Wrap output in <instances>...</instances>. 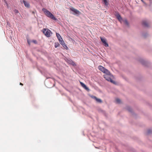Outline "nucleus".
Returning <instances> with one entry per match:
<instances>
[{
	"label": "nucleus",
	"instance_id": "nucleus-1",
	"mask_svg": "<svg viewBox=\"0 0 152 152\" xmlns=\"http://www.w3.org/2000/svg\"><path fill=\"white\" fill-rule=\"evenodd\" d=\"M108 72L105 73V75H104V77L108 81L113 84H115V82L112 80L113 78V76L110 74L109 71Z\"/></svg>",
	"mask_w": 152,
	"mask_h": 152
},
{
	"label": "nucleus",
	"instance_id": "nucleus-2",
	"mask_svg": "<svg viewBox=\"0 0 152 152\" xmlns=\"http://www.w3.org/2000/svg\"><path fill=\"white\" fill-rule=\"evenodd\" d=\"M42 11L45 13V14L48 17L51 18L54 20H56L57 19L49 11L45 8H43Z\"/></svg>",
	"mask_w": 152,
	"mask_h": 152
},
{
	"label": "nucleus",
	"instance_id": "nucleus-3",
	"mask_svg": "<svg viewBox=\"0 0 152 152\" xmlns=\"http://www.w3.org/2000/svg\"><path fill=\"white\" fill-rule=\"evenodd\" d=\"M42 31L45 35L48 37H50L52 34L51 31L48 28H44L42 29Z\"/></svg>",
	"mask_w": 152,
	"mask_h": 152
},
{
	"label": "nucleus",
	"instance_id": "nucleus-4",
	"mask_svg": "<svg viewBox=\"0 0 152 152\" xmlns=\"http://www.w3.org/2000/svg\"><path fill=\"white\" fill-rule=\"evenodd\" d=\"M98 68L99 70L104 72V73H108V70L105 69L104 67L101 66H99L98 67Z\"/></svg>",
	"mask_w": 152,
	"mask_h": 152
},
{
	"label": "nucleus",
	"instance_id": "nucleus-5",
	"mask_svg": "<svg viewBox=\"0 0 152 152\" xmlns=\"http://www.w3.org/2000/svg\"><path fill=\"white\" fill-rule=\"evenodd\" d=\"M102 43H103L104 45L106 47L108 46V43L106 42V39L100 37Z\"/></svg>",
	"mask_w": 152,
	"mask_h": 152
},
{
	"label": "nucleus",
	"instance_id": "nucleus-6",
	"mask_svg": "<svg viewBox=\"0 0 152 152\" xmlns=\"http://www.w3.org/2000/svg\"><path fill=\"white\" fill-rule=\"evenodd\" d=\"M70 10L74 12L76 14H79L81 13L80 12L79 10L73 7L70 8Z\"/></svg>",
	"mask_w": 152,
	"mask_h": 152
},
{
	"label": "nucleus",
	"instance_id": "nucleus-7",
	"mask_svg": "<svg viewBox=\"0 0 152 152\" xmlns=\"http://www.w3.org/2000/svg\"><path fill=\"white\" fill-rule=\"evenodd\" d=\"M80 83L81 86L83 88L86 90H87L88 91H89V88L86 86L84 83H83L81 82H80Z\"/></svg>",
	"mask_w": 152,
	"mask_h": 152
},
{
	"label": "nucleus",
	"instance_id": "nucleus-8",
	"mask_svg": "<svg viewBox=\"0 0 152 152\" xmlns=\"http://www.w3.org/2000/svg\"><path fill=\"white\" fill-rule=\"evenodd\" d=\"M23 2L25 6L27 8H29L30 7L29 4L25 0H23Z\"/></svg>",
	"mask_w": 152,
	"mask_h": 152
},
{
	"label": "nucleus",
	"instance_id": "nucleus-9",
	"mask_svg": "<svg viewBox=\"0 0 152 152\" xmlns=\"http://www.w3.org/2000/svg\"><path fill=\"white\" fill-rule=\"evenodd\" d=\"M142 24L145 26L148 27V23L146 21H143L142 22Z\"/></svg>",
	"mask_w": 152,
	"mask_h": 152
},
{
	"label": "nucleus",
	"instance_id": "nucleus-10",
	"mask_svg": "<svg viewBox=\"0 0 152 152\" xmlns=\"http://www.w3.org/2000/svg\"><path fill=\"white\" fill-rule=\"evenodd\" d=\"M116 16H117V18L118 19V20L119 21L121 22V20H122V18L121 17V16H120V15L119 14H118Z\"/></svg>",
	"mask_w": 152,
	"mask_h": 152
},
{
	"label": "nucleus",
	"instance_id": "nucleus-11",
	"mask_svg": "<svg viewBox=\"0 0 152 152\" xmlns=\"http://www.w3.org/2000/svg\"><path fill=\"white\" fill-rule=\"evenodd\" d=\"M56 36L59 40H60V39H62L61 37V36L60 34H59L56 33Z\"/></svg>",
	"mask_w": 152,
	"mask_h": 152
},
{
	"label": "nucleus",
	"instance_id": "nucleus-12",
	"mask_svg": "<svg viewBox=\"0 0 152 152\" xmlns=\"http://www.w3.org/2000/svg\"><path fill=\"white\" fill-rule=\"evenodd\" d=\"M94 98L96 100V101L98 102H99V103H101L102 101V100L100 99H98V98H97L95 96H94Z\"/></svg>",
	"mask_w": 152,
	"mask_h": 152
},
{
	"label": "nucleus",
	"instance_id": "nucleus-13",
	"mask_svg": "<svg viewBox=\"0 0 152 152\" xmlns=\"http://www.w3.org/2000/svg\"><path fill=\"white\" fill-rule=\"evenodd\" d=\"M115 102H116L117 103H120L121 102V100L118 98H117L116 99Z\"/></svg>",
	"mask_w": 152,
	"mask_h": 152
},
{
	"label": "nucleus",
	"instance_id": "nucleus-14",
	"mask_svg": "<svg viewBox=\"0 0 152 152\" xmlns=\"http://www.w3.org/2000/svg\"><path fill=\"white\" fill-rule=\"evenodd\" d=\"M60 45V44L58 42H55V47L56 48H57Z\"/></svg>",
	"mask_w": 152,
	"mask_h": 152
},
{
	"label": "nucleus",
	"instance_id": "nucleus-15",
	"mask_svg": "<svg viewBox=\"0 0 152 152\" xmlns=\"http://www.w3.org/2000/svg\"><path fill=\"white\" fill-rule=\"evenodd\" d=\"M123 22L127 25H128V24H129L128 23L127 20L126 19L124 20Z\"/></svg>",
	"mask_w": 152,
	"mask_h": 152
},
{
	"label": "nucleus",
	"instance_id": "nucleus-16",
	"mask_svg": "<svg viewBox=\"0 0 152 152\" xmlns=\"http://www.w3.org/2000/svg\"><path fill=\"white\" fill-rule=\"evenodd\" d=\"M104 2L105 5H107L108 4V3L107 0H103Z\"/></svg>",
	"mask_w": 152,
	"mask_h": 152
},
{
	"label": "nucleus",
	"instance_id": "nucleus-17",
	"mask_svg": "<svg viewBox=\"0 0 152 152\" xmlns=\"http://www.w3.org/2000/svg\"><path fill=\"white\" fill-rule=\"evenodd\" d=\"M60 44L62 45L64 43V42L63 40L62 39H60V40H59Z\"/></svg>",
	"mask_w": 152,
	"mask_h": 152
},
{
	"label": "nucleus",
	"instance_id": "nucleus-18",
	"mask_svg": "<svg viewBox=\"0 0 152 152\" xmlns=\"http://www.w3.org/2000/svg\"><path fill=\"white\" fill-rule=\"evenodd\" d=\"M72 61L70 59H67V62L69 64H71V62H72Z\"/></svg>",
	"mask_w": 152,
	"mask_h": 152
},
{
	"label": "nucleus",
	"instance_id": "nucleus-19",
	"mask_svg": "<svg viewBox=\"0 0 152 152\" xmlns=\"http://www.w3.org/2000/svg\"><path fill=\"white\" fill-rule=\"evenodd\" d=\"M71 64L73 66H76V64L73 61H72V62H71Z\"/></svg>",
	"mask_w": 152,
	"mask_h": 152
},
{
	"label": "nucleus",
	"instance_id": "nucleus-20",
	"mask_svg": "<svg viewBox=\"0 0 152 152\" xmlns=\"http://www.w3.org/2000/svg\"><path fill=\"white\" fill-rule=\"evenodd\" d=\"M62 46L65 48H67V47L66 46V45H65V43H64L62 45Z\"/></svg>",
	"mask_w": 152,
	"mask_h": 152
},
{
	"label": "nucleus",
	"instance_id": "nucleus-21",
	"mask_svg": "<svg viewBox=\"0 0 152 152\" xmlns=\"http://www.w3.org/2000/svg\"><path fill=\"white\" fill-rule=\"evenodd\" d=\"M32 42L34 44H36L37 43V42L36 40H32Z\"/></svg>",
	"mask_w": 152,
	"mask_h": 152
},
{
	"label": "nucleus",
	"instance_id": "nucleus-22",
	"mask_svg": "<svg viewBox=\"0 0 152 152\" xmlns=\"http://www.w3.org/2000/svg\"><path fill=\"white\" fill-rule=\"evenodd\" d=\"M14 12L16 14H17L19 12L17 10H14Z\"/></svg>",
	"mask_w": 152,
	"mask_h": 152
},
{
	"label": "nucleus",
	"instance_id": "nucleus-23",
	"mask_svg": "<svg viewBox=\"0 0 152 152\" xmlns=\"http://www.w3.org/2000/svg\"><path fill=\"white\" fill-rule=\"evenodd\" d=\"M151 132V130H148V134H149Z\"/></svg>",
	"mask_w": 152,
	"mask_h": 152
},
{
	"label": "nucleus",
	"instance_id": "nucleus-24",
	"mask_svg": "<svg viewBox=\"0 0 152 152\" xmlns=\"http://www.w3.org/2000/svg\"><path fill=\"white\" fill-rule=\"evenodd\" d=\"M20 85H22V86H23V85L22 83H20Z\"/></svg>",
	"mask_w": 152,
	"mask_h": 152
},
{
	"label": "nucleus",
	"instance_id": "nucleus-25",
	"mask_svg": "<svg viewBox=\"0 0 152 152\" xmlns=\"http://www.w3.org/2000/svg\"><path fill=\"white\" fill-rule=\"evenodd\" d=\"M28 43L29 44H30V43H29V42H28Z\"/></svg>",
	"mask_w": 152,
	"mask_h": 152
}]
</instances>
